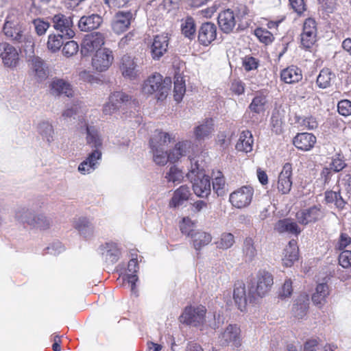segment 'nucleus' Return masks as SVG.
Masks as SVG:
<instances>
[{
    "label": "nucleus",
    "instance_id": "nucleus-1",
    "mask_svg": "<svg viewBox=\"0 0 351 351\" xmlns=\"http://www.w3.org/2000/svg\"><path fill=\"white\" fill-rule=\"evenodd\" d=\"M86 143L94 149L88 154L86 158L78 166V171L83 175L93 172L99 166L101 160L103 139L97 128L86 125Z\"/></svg>",
    "mask_w": 351,
    "mask_h": 351
},
{
    "label": "nucleus",
    "instance_id": "nucleus-2",
    "mask_svg": "<svg viewBox=\"0 0 351 351\" xmlns=\"http://www.w3.org/2000/svg\"><path fill=\"white\" fill-rule=\"evenodd\" d=\"M189 158L191 161V169L187 177L192 183L193 190L197 196L207 197L211 191L210 181L209 176L204 173L200 156L191 158L189 156Z\"/></svg>",
    "mask_w": 351,
    "mask_h": 351
},
{
    "label": "nucleus",
    "instance_id": "nucleus-3",
    "mask_svg": "<svg viewBox=\"0 0 351 351\" xmlns=\"http://www.w3.org/2000/svg\"><path fill=\"white\" fill-rule=\"evenodd\" d=\"M5 36L15 44L21 46L26 55L32 56L34 53L33 37L27 32L25 25L3 27Z\"/></svg>",
    "mask_w": 351,
    "mask_h": 351
},
{
    "label": "nucleus",
    "instance_id": "nucleus-4",
    "mask_svg": "<svg viewBox=\"0 0 351 351\" xmlns=\"http://www.w3.org/2000/svg\"><path fill=\"white\" fill-rule=\"evenodd\" d=\"M171 87V79L165 77L159 73H154L149 76L143 84L142 91L147 95L158 93V99L163 100L168 95Z\"/></svg>",
    "mask_w": 351,
    "mask_h": 351
},
{
    "label": "nucleus",
    "instance_id": "nucleus-5",
    "mask_svg": "<svg viewBox=\"0 0 351 351\" xmlns=\"http://www.w3.org/2000/svg\"><path fill=\"white\" fill-rule=\"evenodd\" d=\"M15 218L21 223L40 230L49 228L51 223V219L44 215L33 213L25 208H19L15 213Z\"/></svg>",
    "mask_w": 351,
    "mask_h": 351
},
{
    "label": "nucleus",
    "instance_id": "nucleus-6",
    "mask_svg": "<svg viewBox=\"0 0 351 351\" xmlns=\"http://www.w3.org/2000/svg\"><path fill=\"white\" fill-rule=\"evenodd\" d=\"M136 102L134 99L123 92L116 91L110 94L108 101L103 107L105 114L111 115L123 106H135Z\"/></svg>",
    "mask_w": 351,
    "mask_h": 351
},
{
    "label": "nucleus",
    "instance_id": "nucleus-7",
    "mask_svg": "<svg viewBox=\"0 0 351 351\" xmlns=\"http://www.w3.org/2000/svg\"><path fill=\"white\" fill-rule=\"evenodd\" d=\"M274 285L272 275L268 271H260L257 275V280L255 285L250 288V293H252L253 299L256 297H263L271 290Z\"/></svg>",
    "mask_w": 351,
    "mask_h": 351
},
{
    "label": "nucleus",
    "instance_id": "nucleus-8",
    "mask_svg": "<svg viewBox=\"0 0 351 351\" xmlns=\"http://www.w3.org/2000/svg\"><path fill=\"white\" fill-rule=\"evenodd\" d=\"M206 309L204 306H186L180 317V321L189 326H197L205 319Z\"/></svg>",
    "mask_w": 351,
    "mask_h": 351
},
{
    "label": "nucleus",
    "instance_id": "nucleus-9",
    "mask_svg": "<svg viewBox=\"0 0 351 351\" xmlns=\"http://www.w3.org/2000/svg\"><path fill=\"white\" fill-rule=\"evenodd\" d=\"M218 343L222 346L239 348L241 345V329L237 324H229L218 337Z\"/></svg>",
    "mask_w": 351,
    "mask_h": 351
},
{
    "label": "nucleus",
    "instance_id": "nucleus-10",
    "mask_svg": "<svg viewBox=\"0 0 351 351\" xmlns=\"http://www.w3.org/2000/svg\"><path fill=\"white\" fill-rule=\"evenodd\" d=\"M114 61L112 51L108 48L97 50L92 58V66L97 72H104L112 65Z\"/></svg>",
    "mask_w": 351,
    "mask_h": 351
},
{
    "label": "nucleus",
    "instance_id": "nucleus-11",
    "mask_svg": "<svg viewBox=\"0 0 351 351\" xmlns=\"http://www.w3.org/2000/svg\"><path fill=\"white\" fill-rule=\"evenodd\" d=\"M254 195V189L250 186H244L230 195V202L232 205L237 208L248 206Z\"/></svg>",
    "mask_w": 351,
    "mask_h": 351
},
{
    "label": "nucleus",
    "instance_id": "nucleus-12",
    "mask_svg": "<svg viewBox=\"0 0 351 351\" xmlns=\"http://www.w3.org/2000/svg\"><path fill=\"white\" fill-rule=\"evenodd\" d=\"M51 21L53 28L65 38L69 39L74 37L75 32L71 16L58 13L52 17Z\"/></svg>",
    "mask_w": 351,
    "mask_h": 351
},
{
    "label": "nucleus",
    "instance_id": "nucleus-13",
    "mask_svg": "<svg viewBox=\"0 0 351 351\" xmlns=\"http://www.w3.org/2000/svg\"><path fill=\"white\" fill-rule=\"evenodd\" d=\"M105 43V37L104 34L96 32L90 34H87L83 39L82 43L81 53L83 56H86L90 53L99 49H101V47Z\"/></svg>",
    "mask_w": 351,
    "mask_h": 351
},
{
    "label": "nucleus",
    "instance_id": "nucleus-14",
    "mask_svg": "<svg viewBox=\"0 0 351 351\" xmlns=\"http://www.w3.org/2000/svg\"><path fill=\"white\" fill-rule=\"evenodd\" d=\"M0 58L5 67L14 69L19 64V54L14 46L3 42L0 43Z\"/></svg>",
    "mask_w": 351,
    "mask_h": 351
},
{
    "label": "nucleus",
    "instance_id": "nucleus-15",
    "mask_svg": "<svg viewBox=\"0 0 351 351\" xmlns=\"http://www.w3.org/2000/svg\"><path fill=\"white\" fill-rule=\"evenodd\" d=\"M317 25L312 18L306 19L304 23L303 30L300 35L301 45L304 49L311 48L316 42Z\"/></svg>",
    "mask_w": 351,
    "mask_h": 351
},
{
    "label": "nucleus",
    "instance_id": "nucleus-16",
    "mask_svg": "<svg viewBox=\"0 0 351 351\" xmlns=\"http://www.w3.org/2000/svg\"><path fill=\"white\" fill-rule=\"evenodd\" d=\"M134 19V14L132 11L117 12L112 21L113 32L115 34H120L127 31Z\"/></svg>",
    "mask_w": 351,
    "mask_h": 351
},
{
    "label": "nucleus",
    "instance_id": "nucleus-17",
    "mask_svg": "<svg viewBox=\"0 0 351 351\" xmlns=\"http://www.w3.org/2000/svg\"><path fill=\"white\" fill-rule=\"evenodd\" d=\"M324 213L320 205L313 206L307 209L302 210L296 213L298 221L302 225H307L310 223H315L322 219Z\"/></svg>",
    "mask_w": 351,
    "mask_h": 351
},
{
    "label": "nucleus",
    "instance_id": "nucleus-18",
    "mask_svg": "<svg viewBox=\"0 0 351 351\" xmlns=\"http://www.w3.org/2000/svg\"><path fill=\"white\" fill-rule=\"evenodd\" d=\"M239 16L230 9H226L219 12L218 15V25L221 30L225 34L233 32Z\"/></svg>",
    "mask_w": 351,
    "mask_h": 351
},
{
    "label": "nucleus",
    "instance_id": "nucleus-19",
    "mask_svg": "<svg viewBox=\"0 0 351 351\" xmlns=\"http://www.w3.org/2000/svg\"><path fill=\"white\" fill-rule=\"evenodd\" d=\"M119 68L123 76L130 80L136 79L140 73L134 58L128 55L121 58Z\"/></svg>",
    "mask_w": 351,
    "mask_h": 351
},
{
    "label": "nucleus",
    "instance_id": "nucleus-20",
    "mask_svg": "<svg viewBox=\"0 0 351 351\" xmlns=\"http://www.w3.org/2000/svg\"><path fill=\"white\" fill-rule=\"evenodd\" d=\"M49 88L51 93L56 96L64 95L67 97H73L74 95L72 85L64 79L54 78Z\"/></svg>",
    "mask_w": 351,
    "mask_h": 351
},
{
    "label": "nucleus",
    "instance_id": "nucleus-21",
    "mask_svg": "<svg viewBox=\"0 0 351 351\" xmlns=\"http://www.w3.org/2000/svg\"><path fill=\"white\" fill-rule=\"evenodd\" d=\"M233 299L238 308L241 311L245 308L247 301L251 302L254 300L252 293H249L248 296H247L245 284L240 281L234 284Z\"/></svg>",
    "mask_w": 351,
    "mask_h": 351
},
{
    "label": "nucleus",
    "instance_id": "nucleus-22",
    "mask_svg": "<svg viewBox=\"0 0 351 351\" xmlns=\"http://www.w3.org/2000/svg\"><path fill=\"white\" fill-rule=\"evenodd\" d=\"M215 130L214 120L206 118L194 128V136L197 141L209 138Z\"/></svg>",
    "mask_w": 351,
    "mask_h": 351
},
{
    "label": "nucleus",
    "instance_id": "nucleus-23",
    "mask_svg": "<svg viewBox=\"0 0 351 351\" xmlns=\"http://www.w3.org/2000/svg\"><path fill=\"white\" fill-rule=\"evenodd\" d=\"M292 166L290 163H286L282 168L278 181V190L282 194H287L292 186Z\"/></svg>",
    "mask_w": 351,
    "mask_h": 351
},
{
    "label": "nucleus",
    "instance_id": "nucleus-24",
    "mask_svg": "<svg viewBox=\"0 0 351 351\" xmlns=\"http://www.w3.org/2000/svg\"><path fill=\"white\" fill-rule=\"evenodd\" d=\"M99 252L102 258L108 263H116L121 254L117 244L113 242H108L100 245Z\"/></svg>",
    "mask_w": 351,
    "mask_h": 351
},
{
    "label": "nucleus",
    "instance_id": "nucleus-25",
    "mask_svg": "<svg viewBox=\"0 0 351 351\" xmlns=\"http://www.w3.org/2000/svg\"><path fill=\"white\" fill-rule=\"evenodd\" d=\"M169 38L167 34L156 35L151 46L153 59L159 60L167 51Z\"/></svg>",
    "mask_w": 351,
    "mask_h": 351
},
{
    "label": "nucleus",
    "instance_id": "nucleus-26",
    "mask_svg": "<svg viewBox=\"0 0 351 351\" xmlns=\"http://www.w3.org/2000/svg\"><path fill=\"white\" fill-rule=\"evenodd\" d=\"M217 37V27L210 22L203 23L199 29L198 40L201 44L207 46L210 44Z\"/></svg>",
    "mask_w": 351,
    "mask_h": 351
},
{
    "label": "nucleus",
    "instance_id": "nucleus-27",
    "mask_svg": "<svg viewBox=\"0 0 351 351\" xmlns=\"http://www.w3.org/2000/svg\"><path fill=\"white\" fill-rule=\"evenodd\" d=\"M191 147L192 144L190 141H184L177 143L168 154L169 162L174 163L180 158L187 156Z\"/></svg>",
    "mask_w": 351,
    "mask_h": 351
},
{
    "label": "nucleus",
    "instance_id": "nucleus-28",
    "mask_svg": "<svg viewBox=\"0 0 351 351\" xmlns=\"http://www.w3.org/2000/svg\"><path fill=\"white\" fill-rule=\"evenodd\" d=\"M30 61V68L38 82L44 81L48 76L47 67L44 61L38 56H33Z\"/></svg>",
    "mask_w": 351,
    "mask_h": 351
},
{
    "label": "nucleus",
    "instance_id": "nucleus-29",
    "mask_svg": "<svg viewBox=\"0 0 351 351\" xmlns=\"http://www.w3.org/2000/svg\"><path fill=\"white\" fill-rule=\"evenodd\" d=\"M316 137L307 132L298 134L293 139L294 145L300 150L308 151L313 147Z\"/></svg>",
    "mask_w": 351,
    "mask_h": 351
},
{
    "label": "nucleus",
    "instance_id": "nucleus-30",
    "mask_svg": "<svg viewBox=\"0 0 351 351\" xmlns=\"http://www.w3.org/2000/svg\"><path fill=\"white\" fill-rule=\"evenodd\" d=\"M102 21V18L98 14L83 16L78 22V27L83 32L91 31L98 28Z\"/></svg>",
    "mask_w": 351,
    "mask_h": 351
},
{
    "label": "nucleus",
    "instance_id": "nucleus-31",
    "mask_svg": "<svg viewBox=\"0 0 351 351\" xmlns=\"http://www.w3.org/2000/svg\"><path fill=\"white\" fill-rule=\"evenodd\" d=\"M299 250L295 240H291L284 250V256L282 259L283 265L291 267L298 258Z\"/></svg>",
    "mask_w": 351,
    "mask_h": 351
},
{
    "label": "nucleus",
    "instance_id": "nucleus-32",
    "mask_svg": "<svg viewBox=\"0 0 351 351\" xmlns=\"http://www.w3.org/2000/svg\"><path fill=\"white\" fill-rule=\"evenodd\" d=\"M274 230L279 233H289L298 235L301 232V229L298 224L290 219L279 220L274 226Z\"/></svg>",
    "mask_w": 351,
    "mask_h": 351
},
{
    "label": "nucleus",
    "instance_id": "nucleus-33",
    "mask_svg": "<svg viewBox=\"0 0 351 351\" xmlns=\"http://www.w3.org/2000/svg\"><path fill=\"white\" fill-rule=\"evenodd\" d=\"M309 298L306 293H301L295 300L292 311L295 317L302 318L308 308Z\"/></svg>",
    "mask_w": 351,
    "mask_h": 351
},
{
    "label": "nucleus",
    "instance_id": "nucleus-34",
    "mask_svg": "<svg viewBox=\"0 0 351 351\" xmlns=\"http://www.w3.org/2000/svg\"><path fill=\"white\" fill-rule=\"evenodd\" d=\"M280 78L287 84L298 82L302 78V71L295 66H289L281 71Z\"/></svg>",
    "mask_w": 351,
    "mask_h": 351
},
{
    "label": "nucleus",
    "instance_id": "nucleus-35",
    "mask_svg": "<svg viewBox=\"0 0 351 351\" xmlns=\"http://www.w3.org/2000/svg\"><path fill=\"white\" fill-rule=\"evenodd\" d=\"M191 195L189 187L186 185L180 186L174 191L173 195L169 202L171 207H178L186 202Z\"/></svg>",
    "mask_w": 351,
    "mask_h": 351
},
{
    "label": "nucleus",
    "instance_id": "nucleus-36",
    "mask_svg": "<svg viewBox=\"0 0 351 351\" xmlns=\"http://www.w3.org/2000/svg\"><path fill=\"white\" fill-rule=\"evenodd\" d=\"M253 142V136L251 132L249 130L243 131L236 144V149L245 153L250 152L252 150Z\"/></svg>",
    "mask_w": 351,
    "mask_h": 351
},
{
    "label": "nucleus",
    "instance_id": "nucleus-37",
    "mask_svg": "<svg viewBox=\"0 0 351 351\" xmlns=\"http://www.w3.org/2000/svg\"><path fill=\"white\" fill-rule=\"evenodd\" d=\"M191 242L195 250H200L212 241L210 234L203 231H195L191 234Z\"/></svg>",
    "mask_w": 351,
    "mask_h": 351
},
{
    "label": "nucleus",
    "instance_id": "nucleus-38",
    "mask_svg": "<svg viewBox=\"0 0 351 351\" xmlns=\"http://www.w3.org/2000/svg\"><path fill=\"white\" fill-rule=\"evenodd\" d=\"M138 269V261L136 258H132L128 265V274H127L128 282L130 285L131 291L134 294L137 293L136 289V282L138 281V276L136 275Z\"/></svg>",
    "mask_w": 351,
    "mask_h": 351
},
{
    "label": "nucleus",
    "instance_id": "nucleus-39",
    "mask_svg": "<svg viewBox=\"0 0 351 351\" xmlns=\"http://www.w3.org/2000/svg\"><path fill=\"white\" fill-rule=\"evenodd\" d=\"M329 288L326 283H319L315 288V291L312 295V301L315 305H323L329 295Z\"/></svg>",
    "mask_w": 351,
    "mask_h": 351
},
{
    "label": "nucleus",
    "instance_id": "nucleus-40",
    "mask_svg": "<svg viewBox=\"0 0 351 351\" xmlns=\"http://www.w3.org/2000/svg\"><path fill=\"white\" fill-rule=\"evenodd\" d=\"M267 103L266 97L262 93H258L249 105V109L256 114L263 113L266 110Z\"/></svg>",
    "mask_w": 351,
    "mask_h": 351
},
{
    "label": "nucleus",
    "instance_id": "nucleus-41",
    "mask_svg": "<svg viewBox=\"0 0 351 351\" xmlns=\"http://www.w3.org/2000/svg\"><path fill=\"white\" fill-rule=\"evenodd\" d=\"M73 226L85 238L90 237L93 234V226L86 217H80L75 219Z\"/></svg>",
    "mask_w": 351,
    "mask_h": 351
},
{
    "label": "nucleus",
    "instance_id": "nucleus-42",
    "mask_svg": "<svg viewBox=\"0 0 351 351\" xmlns=\"http://www.w3.org/2000/svg\"><path fill=\"white\" fill-rule=\"evenodd\" d=\"M335 78V75L329 69H322L317 77V84L321 88H326L330 86L332 81Z\"/></svg>",
    "mask_w": 351,
    "mask_h": 351
},
{
    "label": "nucleus",
    "instance_id": "nucleus-43",
    "mask_svg": "<svg viewBox=\"0 0 351 351\" xmlns=\"http://www.w3.org/2000/svg\"><path fill=\"white\" fill-rule=\"evenodd\" d=\"M18 25H25L23 22V14L16 9H11L6 16L3 27Z\"/></svg>",
    "mask_w": 351,
    "mask_h": 351
},
{
    "label": "nucleus",
    "instance_id": "nucleus-44",
    "mask_svg": "<svg viewBox=\"0 0 351 351\" xmlns=\"http://www.w3.org/2000/svg\"><path fill=\"white\" fill-rule=\"evenodd\" d=\"M325 199L328 203H334L337 208L339 209H343L348 202L347 200L341 196L340 192L332 191L326 192Z\"/></svg>",
    "mask_w": 351,
    "mask_h": 351
},
{
    "label": "nucleus",
    "instance_id": "nucleus-45",
    "mask_svg": "<svg viewBox=\"0 0 351 351\" xmlns=\"http://www.w3.org/2000/svg\"><path fill=\"white\" fill-rule=\"evenodd\" d=\"M153 152L154 161L159 165H165L169 160L167 152L165 147H158L155 144L152 143L151 147Z\"/></svg>",
    "mask_w": 351,
    "mask_h": 351
},
{
    "label": "nucleus",
    "instance_id": "nucleus-46",
    "mask_svg": "<svg viewBox=\"0 0 351 351\" xmlns=\"http://www.w3.org/2000/svg\"><path fill=\"white\" fill-rule=\"evenodd\" d=\"M226 182L222 173L217 171L213 180V189L218 196L226 195Z\"/></svg>",
    "mask_w": 351,
    "mask_h": 351
},
{
    "label": "nucleus",
    "instance_id": "nucleus-47",
    "mask_svg": "<svg viewBox=\"0 0 351 351\" xmlns=\"http://www.w3.org/2000/svg\"><path fill=\"white\" fill-rule=\"evenodd\" d=\"M171 138L169 133L156 130L153 137L150 139V147L155 144L158 147H165L167 143H170Z\"/></svg>",
    "mask_w": 351,
    "mask_h": 351
},
{
    "label": "nucleus",
    "instance_id": "nucleus-48",
    "mask_svg": "<svg viewBox=\"0 0 351 351\" xmlns=\"http://www.w3.org/2000/svg\"><path fill=\"white\" fill-rule=\"evenodd\" d=\"M63 38H64V36L60 34H49L47 43V49L52 53L58 51L63 45Z\"/></svg>",
    "mask_w": 351,
    "mask_h": 351
},
{
    "label": "nucleus",
    "instance_id": "nucleus-49",
    "mask_svg": "<svg viewBox=\"0 0 351 351\" xmlns=\"http://www.w3.org/2000/svg\"><path fill=\"white\" fill-rule=\"evenodd\" d=\"M243 254L246 261H251L256 255V250L252 238L247 237L244 240Z\"/></svg>",
    "mask_w": 351,
    "mask_h": 351
},
{
    "label": "nucleus",
    "instance_id": "nucleus-50",
    "mask_svg": "<svg viewBox=\"0 0 351 351\" xmlns=\"http://www.w3.org/2000/svg\"><path fill=\"white\" fill-rule=\"evenodd\" d=\"M38 132L49 143L53 141V128L48 121H42L38 126Z\"/></svg>",
    "mask_w": 351,
    "mask_h": 351
},
{
    "label": "nucleus",
    "instance_id": "nucleus-51",
    "mask_svg": "<svg viewBox=\"0 0 351 351\" xmlns=\"http://www.w3.org/2000/svg\"><path fill=\"white\" fill-rule=\"evenodd\" d=\"M174 99L176 101L180 102L186 92L185 82L180 76H175L174 81Z\"/></svg>",
    "mask_w": 351,
    "mask_h": 351
},
{
    "label": "nucleus",
    "instance_id": "nucleus-52",
    "mask_svg": "<svg viewBox=\"0 0 351 351\" xmlns=\"http://www.w3.org/2000/svg\"><path fill=\"white\" fill-rule=\"evenodd\" d=\"M182 33L187 38L191 39L195 33V25L192 17H187L181 24Z\"/></svg>",
    "mask_w": 351,
    "mask_h": 351
},
{
    "label": "nucleus",
    "instance_id": "nucleus-53",
    "mask_svg": "<svg viewBox=\"0 0 351 351\" xmlns=\"http://www.w3.org/2000/svg\"><path fill=\"white\" fill-rule=\"evenodd\" d=\"M234 243V237L229 232H223L221 234L219 241L216 242L217 247L227 250L231 247Z\"/></svg>",
    "mask_w": 351,
    "mask_h": 351
},
{
    "label": "nucleus",
    "instance_id": "nucleus-54",
    "mask_svg": "<svg viewBox=\"0 0 351 351\" xmlns=\"http://www.w3.org/2000/svg\"><path fill=\"white\" fill-rule=\"evenodd\" d=\"M182 172L176 166L171 167L165 175V179L169 182H171L173 183H179L182 180Z\"/></svg>",
    "mask_w": 351,
    "mask_h": 351
},
{
    "label": "nucleus",
    "instance_id": "nucleus-55",
    "mask_svg": "<svg viewBox=\"0 0 351 351\" xmlns=\"http://www.w3.org/2000/svg\"><path fill=\"white\" fill-rule=\"evenodd\" d=\"M62 46V53L66 58L75 56L79 51L78 44L75 40L67 41Z\"/></svg>",
    "mask_w": 351,
    "mask_h": 351
},
{
    "label": "nucleus",
    "instance_id": "nucleus-56",
    "mask_svg": "<svg viewBox=\"0 0 351 351\" xmlns=\"http://www.w3.org/2000/svg\"><path fill=\"white\" fill-rule=\"evenodd\" d=\"M180 228L182 233L188 236L191 237V234L195 232V223L189 217L183 218Z\"/></svg>",
    "mask_w": 351,
    "mask_h": 351
},
{
    "label": "nucleus",
    "instance_id": "nucleus-57",
    "mask_svg": "<svg viewBox=\"0 0 351 351\" xmlns=\"http://www.w3.org/2000/svg\"><path fill=\"white\" fill-rule=\"evenodd\" d=\"M255 35L262 43L267 45L273 41L274 36L268 30L263 28H257L255 30Z\"/></svg>",
    "mask_w": 351,
    "mask_h": 351
},
{
    "label": "nucleus",
    "instance_id": "nucleus-58",
    "mask_svg": "<svg viewBox=\"0 0 351 351\" xmlns=\"http://www.w3.org/2000/svg\"><path fill=\"white\" fill-rule=\"evenodd\" d=\"M32 23L34 24L35 31L38 36L44 35L50 26L48 22H46L41 19H34Z\"/></svg>",
    "mask_w": 351,
    "mask_h": 351
},
{
    "label": "nucleus",
    "instance_id": "nucleus-59",
    "mask_svg": "<svg viewBox=\"0 0 351 351\" xmlns=\"http://www.w3.org/2000/svg\"><path fill=\"white\" fill-rule=\"evenodd\" d=\"M337 110L340 114L348 117L351 114V101L348 99H343L339 101Z\"/></svg>",
    "mask_w": 351,
    "mask_h": 351
},
{
    "label": "nucleus",
    "instance_id": "nucleus-60",
    "mask_svg": "<svg viewBox=\"0 0 351 351\" xmlns=\"http://www.w3.org/2000/svg\"><path fill=\"white\" fill-rule=\"evenodd\" d=\"M243 66L247 71L255 70L258 66V60L252 56H247L243 60Z\"/></svg>",
    "mask_w": 351,
    "mask_h": 351
},
{
    "label": "nucleus",
    "instance_id": "nucleus-61",
    "mask_svg": "<svg viewBox=\"0 0 351 351\" xmlns=\"http://www.w3.org/2000/svg\"><path fill=\"white\" fill-rule=\"evenodd\" d=\"M339 263L343 268L351 267V251L343 250L339 256Z\"/></svg>",
    "mask_w": 351,
    "mask_h": 351
},
{
    "label": "nucleus",
    "instance_id": "nucleus-62",
    "mask_svg": "<svg viewBox=\"0 0 351 351\" xmlns=\"http://www.w3.org/2000/svg\"><path fill=\"white\" fill-rule=\"evenodd\" d=\"M64 250V247L62 244L59 241H56L47 247L45 249V253L56 256L62 253Z\"/></svg>",
    "mask_w": 351,
    "mask_h": 351
},
{
    "label": "nucleus",
    "instance_id": "nucleus-63",
    "mask_svg": "<svg viewBox=\"0 0 351 351\" xmlns=\"http://www.w3.org/2000/svg\"><path fill=\"white\" fill-rule=\"evenodd\" d=\"M293 292L292 282L291 280H286L279 293V296L282 299L289 298Z\"/></svg>",
    "mask_w": 351,
    "mask_h": 351
},
{
    "label": "nucleus",
    "instance_id": "nucleus-64",
    "mask_svg": "<svg viewBox=\"0 0 351 351\" xmlns=\"http://www.w3.org/2000/svg\"><path fill=\"white\" fill-rule=\"evenodd\" d=\"M351 245V237L346 233H341L340 234L337 248L339 250H343Z\"/></svg>",
    "mask_w": 351,
    "mask_h": 351
}]
</instances>
